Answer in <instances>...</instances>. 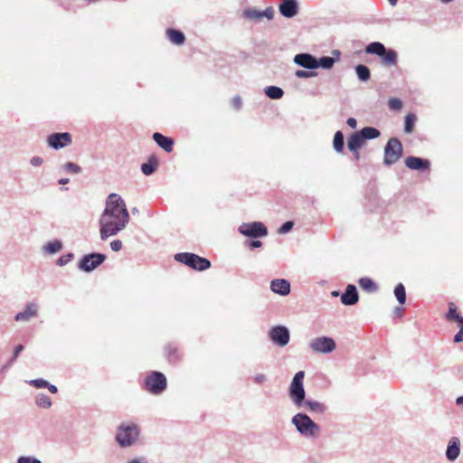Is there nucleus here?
<instances>
[{"label":"nucleus","mask_w":463,"mask_h":463,"mask_svg":"<svg viewBox=\"0 0 463 463\" xmlns=\"http://www.w3.org/2000/svg\"><path fill=\"white\" fill-rule=\"evenodd\" d=\"M129 222L124 201L117 194H110L99 219L100 238L104 241L123 230Z\"/></svg>","instance_id":"nucleus-1"},{"label":"nucleus","mask_w":463,"mask_h":463,"mask_svg":"<svg viewBox=\"0 0 463 463\" xmlns=\"http://www.w3.org/2000/svg\"><path fill=\"white\" fill-rule=\"evenodd\" d=\"M139 437V428L137 424H121L117 432L116 439L121 447L133 445Z\"/></svg>","instance_id":"nucleus-2"},{"label":"nucleus","mask_w":463,"mask_h":463,"mask_svg":"<svg viewBox=\"0 0 463 463\" xmlns=\"http://www.w3.org/2000/svg\"><path fill=\"white\" fill-rule=\"evenodd\" d=\"M292 422L304 436L317 437L320 433L319 426L306 414L298 413L293 417Z\"/></svg>","instance_id":"nucleus-3"},{"label":"nucleus","mask_w":463,"mask_h":463,"mask_svg":"<svg viewBox=\"0 0 463 463\" xmlns=\"http://www.w3.org/2000/svg\"><path fill=\"white\" fill-rule=\"evenodd\" d=\"M175 260L197 271H203L211 267V262L207 259L194 253H177L175 255Z\"/></svg>","instance_id":"nucleus-4"},{"label":"nucleus","mask_w":463,"mask_h":463,"mask_svg":"<svg viewBox=\"0 0 463 463\" xmlns=\"http://www.w3.org/2000/svg\"><path fill=\"white\" fill-rule=\"evenodd\" d=\"M144 384L148 392L157 395L166 389L167 381L164 373L153 371L146 375Z\"/></svg>","instance_id":"nucleus-5"},{"label":"nucleus","mask_w":463,"mask_h":463,"mask_svg":"<svg viewBox=\"0 0 463 463\" xmlns=\"http://www.w3.org/2000/svg\"><path fill=\"white\" fill-rule=\"evenodd\" d=\"M402 156V145L396 137L388 140L384 147L383 162L387 165L396 163Z\"/></svg>","instance_id":"nucleus-6"},{"label":"nucleus","mask_w":463,"mask_h":463,"mask_svg":"<svg viewBox=\"0 0 463 463\" xmlns=\"http://www.w3.org/2000/svg\"><path fill=\"white\" fill-rule=\"evenodd\" d=\"M305 373L303 371L298 372L289 386V395L294 403L300 406L305 399V390L303 386Z\"/></svg>","instance_id":"nucleus-7"},{"label":"nucleus","mask_w":463,"mask_h":463,"mask_svg":"<svg viewBox=\"0 0 463 463\" xmlns=\"http://www.w3.org/2000/svg\"><path fill=\"white\" fill-rule=\"evenodd\" d=\"M105 260L106 256L102 253L87 254L81 259L79 268L86 272H90L102 264Z\"/></svg>","instance_id":"nucleus-8"},{"label":"nucleus","mask_w":463,"mask_h":463,"mask_svg":"<svg viewBox=\"0 0 463 463\" xmlns=\"http://www.w3.org/2000/svg\"><path fill=\"white\" fill-rule=\"evenodd\" d=\"M239 231L241 234L253 238L263 237L268 234L265 225L258 222L243 223L240 226Z\"/></svg>","instance_id":"nucleus-9"},{"label":"nucleus","mask_w":463,"mask_h":463,"mask_svg":"<svg viewBox=\"0 0 463 463\" xmlns=\"http://www.w3.org/2000/svg\"><path fill=\"white\" fill-rule=\"evenodd\" d=\"M310 348L317 353H330L335 349V343L330 337H317L310 343Z\"/></svg>","instance_id":"nucleus-10"},{"label":"nucleus","mask_w":463,"mask_h":463,"mask_svg":"<svg viewBox=\"0 0 463 463\" xmlns=\"http://www.w3.org/2000/svg\"><path fill=\"white\" fill-rule=\"evenodd\" d=\"M48 145L54 148L60 149L69 146L71 143V136L70 133H54L48 137Z\"/></svg>","instance_id":"nucleus-11"},{"label":"nucleus","mask_w":463,"mask_h":463,"mask_svg":"<svg viewBox=\"0 0 463 463\" xmlns=\"http://www.w3.org/2000/svg\"><path fill=\"white\" fill-rule=\"evenodd\" d=\"M270 339L279 346H285L289 341V332L287 327L278 326L269 332Z\"/></svg>","instance_id":"nucleus-12"},{"label":"nucleus","mask_w":463,"mask_h":463,"mask_svg":"<svg viewBox=\"0 0 463 463\" xmlns=\"http://www.w3.org/2000/svg\"><path fill=\"white\" fill-rule=\"evenodd\" d=\"M364 141L359 132L353 133L347 139V146L354 154L356 160L360 157L358 149L364 146Z\"/></svg>","instance_id":"nucleus-13"},{"label":"nucleus","mask_w":463,"mask_h":463,"mask_svg":"<svg viewBox=\"0 0 463 463\" xmlns=\"http://www.w3.org/2000/svg\"><path fill=\"white\" fill-rule=\"evenodd\" d=\"M294 61L306 69H317V59L308 53L297 54L294 57Z\"/></svg>","instance_id":"nucleus-14"},{"label":"nucleus","mask_w":463,"mask_h":463,"mask_svg":"<svg viewBox=\"0 0 463 463\" xmlns=\"http://www.w3.org/2000/svg\"><path fill=\"white\" fill-rule=\"evenodd\" d=\"M279 12L287 18L295 16L298 14V4L296 0H283L279 5Z\"/></svg>","instance_id":"nucleus-15"},{"label":"nucleus","mask_w":463,"mask_h":463,"mask_svg":"<svg viewBox=\"0 0 463 463\" xmlns=\"http://www.w3.org/2000/svg\"><path fill=\"white\" fill-rule=\"evenodd\" d=\"M405 165L412 170H428L430 168V162L428 160L415 157V156H408L405 159Z\"/></svg>","instance_id":"nucleus-16"},{"label":"nucleus","mask_w":463,"mask_h":463,"mask_svg":"<svg viewBox=\"0 0 463 463\" xmlns=\"http://www.w3.org/2000/svg\"><path fill=\"white\" fill-rule=\"evenodd\" d=\"M341 301L344 305H354L358 301V294L356 288L354 285H348L345 293L341 297Z\"/></svg>","instance_id":"nucleus-17"},{"label":"nucleus","mask_w":463,"mask_h":463,"mask_svg":"<svg viewBox=\"0 0 463 463\" xmlns=\"http://www.w3.org/2000/svg\"><path fill=\"white\" fill-rule=\"evenodd\" d=\"M153 139L165 152L170 153L173 151L175 143L173 138L156 132L153 134Z\"/></svg>","instance_id":"nucleus-18"},{"label":"nucleus","mask_w":463,"mask_h":463,"mask_svg":"<svg viewBox=\"0 0 463 463\" xmlns=\"http://www.w3.org/2000/svg\"><path fill=\"white\" fill-rule=\"evenodd\" d=\"M270 288L274 293L286 296L290 292V284L286 279H274L270 283Z\"/></svg>","instance_id":"nucleus-19"},{"label":"nucleus","mask_w":463,"mask_h":463,"mask_svg":"<svg viewBox=\"0 0 463 463\" xmlns=\"http://www.w3.org/2000/svg\"><path fill=\"white\" fill-rule=\"evenodd\" d=\"M37 316V307L36 305L30 303L26 306L25 309L22 312H19L15 316L16 321H28L32 317Z\"/></svg>","instance_id":"nucleus-20"},{"label":"nucleus","mask_w":463,"mask_h":463,"mask_svg":"<svg viewBox=\"0 0 463 463\" xmlns=\"http://www.w3.org/2000/svg\"><path fill=\"white\" fill-rule=\"evenodd\" d=\"M459 440L453 437L448 445L446 456L449 460H455L459 455Z\"/></svg>","instance_id":"nucleus-21"},{"label":"nucleus","mask_w":463,"mask_h":463,"mask_svg":"<svg viewBox=\"0 0 463 463\" xmlns=\"http://www.w3.org/2000/svg\"><path fill=\"white\" fill-rule=\"evenodd\" d=\"M165 354L171 363L177 362L181 357L178 347L174 344H169L165 347Z\"/></svg>","instance_id":"nucleus-22"},{"label":"nucleus","mask_w":463,"mask_h":463,"mask_svg":"<svg viewBox=\"0 0 463 463\" xmlns=\"http://www.w3.org/2000/svg\"><path fill=\"white\" fill-rule=\"evenodd\" d=\"M166 35L171 43L177 45L183 44L185 41L184 34L181 31L175 29H168L166 31Z\"/></svg>","instance_id":"nucleus-23"},{"label":"nucleus","mask_w":463,"mask_h":463,"mask_svg":"<svg viewBox=\"0 0 463 463\" xmlns=\"http://www.w3.org/2000/svg\"><path fill=\"white\" fill-rule=\"evenodd\" d=\"M157 166V158L155 156H151L146 163L142 164L141 170L144 175H149L154 173Z\"/></svg>","instance_id":"nucleus-24"},{"label":"nucleus","mask_w":463,"mask_h":463,"mask_svg":"<svg viewBox=\"0 0 463 463\" xmlns=\"http://www.w3.org/2000/svg\"><path fill=\"white\" fill-rule=\"evenodd\" d=\"M358 284L362 289L369 293L375 292L378 288L376 283L368 277L361 278Z\"/></svg>","instance_id":"nucleus-25"},{"label":"nucleus","mask_w":463,"mask_h":463,"mask_svg":"<svg viewBox=\"0 0 463 463\" xmlns=\"http://www.w3.org/2000/svg\"><path fill=\"white\" fill-rule=\"evenodd\" d=\"M385 50L384 45L379 42L371 43L365 48L367 53L376 54L380 57L385 53Z\"/></svg>","instance_id":"nucleus-26"},{"label":"nucleus","mask_w":463,"mask_h":463,"mask_svg":"<svg viewBox=\"0 0 463 463\" xmlns=\"http://www.w3.org/2000/svg\"><path fill=\"white\" fill-rule=\"evenodd\" d=\"M381 58L382 62L386 66H393L397 62V53L393 50H385V53Z\"/></svg>","instance_id":"nucleus-27"},{"label":"nucleus","mask_w":463,"mask_h":463,"mask_svg":"<svg viewBox=\"0 0 463 463\" xmlns=\"http://www.w3.org/2000/svg\"><path fill=\"white\" fill-rule=\"evenodd\" d=\"M446 317L449 321H455L458 325L463 323V317L458 314L457 307L454 303H449V312L446 315Z\"/></svg>","instance_id":"nucleus-28"},{"label":"nucleus","mask_w":463,"mask_h":463,"mask_svg":"<svg viewBox=\"0 0 463 463\" xmlns=\"http://www.w3.org/2000/svg\"><path fill=\"white\" fill-rule=\"evenodd\" d=\"M364 140L366 139H373L380 137V131L372 127H365L359 131Z\"/></svg>","instance_id":"nucleus-29"},{"label":"nucleus","mask_w":463,"mask_h":463,"mask_svg":"<svg viewBox=\"0 0 463 463\" xmlns=\"http://www.w3.org/2000/svg\"><path fill=\"white\" fill-rule=\"evenodd\" d=\"M283 90L279 87L269 86L265 89V94L273 99H280L283 96Z\"/></svg>","instance_id":"nucleus-30"},{"label":"nucleus","mask_w":463,"mask_h":463,"mask_svg":"<svg viewBox=\"0 0 463 463\" xmlns=\"http://www.w3.org/2000/svg\"><path fill=\"white\" fill-rule=\"evenodd\" d=\"M305 407L309 411H315V412H318V413H322L325 411L324 404H322L318 402L307 401V402H305Z\"/></svg>","instance_id":"nucleus-31"},{"label":"nucleus","mask_w":463,"mask_h":463,"mask_svg":"<svg viewBox=\"0 0 463 463\" xmlns=\"http://www.w3.org/2000/svg\"><path fill=\"white\" fill-rule=\"evenodd\" d=\"M355 71H356L358 78L361 80L366 81L370 79V76H371L370 70L365 65L360 64V65L356 66Z\"/></svg>","instance_id":"nucleus-32"},{"label":"nucleus","mask_w":463,"mask_h":463,"mask_svg":"<svg viewBox=\"0 0 463 463\" xmlns=\"http://www.w3.org/2000/svg\"><path fill=\"white\" fill-rule=\"evenodd\" d=\"M416 116L412 113H410L405 117L404 131L406 133H411L413 131Z\"/></svg>","instance_id":"nucleus-33"},{"label":"nucleus","mask_w":463,"mask_h":463,"mask_svg":"<svg viewBox=\"0 0 463 463\" xmlns=\"http://www.w3.org/2000/svg\"><path fill=\"white\" fill-rule=\"evenodd\" d=\"M335 60L332 57H322L317 60V68L322 67L324 69H331L335 64Z\"/></svg>","instance_id":"nucleus-34"},{"label":"nucleus","mask_w":463,"mask_h":463,"mask_svg":"<svg viewBox=\"0 0 463 463\" xmlns=\"http://www.w3.org/2000/svg\"><path fill=\"white\" fill-rule=\"evenodd\" d=\"M333 145H334V148L337 152L343 151V149H344V136L341 131H337L335 134Z\"/></svg>","instance_id":"nucleus-35"},{"label":"nucleus","mask_w":463,"mask_h":463,"mask_svg":"<svg viewBox=\"0 0 463 463\" xmlns=\"http://www.w3.org/2000/svg\"><path fill=\"white\" fill-rule=\"evenodd\" d=\"M395 297L400 304H404L406 300V292L404 286L400 283L395 287L394 289Z\"/></svg>","instance_id":"nucleus-36"},{"label":"nucleus","mask_w":463,"mask_h":463,"mask_svg":"<svg viewBox=\"0 0 463 463\" xmlns=\"http://www.w3.org/2000/svg\"><path fill=\"white\" fill-rule=\"evenodd\" d=\"M36 403L38 406L45 408V409L50 408L52 405L51 399L45 394H41V395L37 396Z\"/></svg>","instance_id":"nucleus-37"},{"label":"nucleus","mask_w":463,"mask_h":463,"mask_svg":"<svg viewBox=\"0 0 463 463\" xmlns=\"http://www.w3.org/2000/svg\"><path fill=\"white\" fill-rule=\"evenodd\" d=\"M45 250L49 253H56L61 250V243L59 241L49 242L45 247Z\"/></svg>","instance_id":"nucleus-38"},{"label":"nucleus","mask_w":463,"mask_h":463,"mask_svg":"<svg viewBox=\"0 0 463 463\" xmlns=\"http://www.w3.org/2000/svg\"><path fill=\"white\" fill-rule=\"evenodd\" d=\"M388 106H389L390 109L398 111V110L402 109V102L401 99H399L397 98H392L388 101Z\"/></svg>","instance_id":"nucleus-39"},{"label":"nucleus","mask_w":463,"mask_h":463,"mask_svg":"<svg viewBox=\"0 0 463 463\" xmlns=\"http://www.w3.org/2000/svg\"><path fill=\"white\" fill-rule=\"evenodd\" d=\"M317 72L315 71H303V70H298L296 72H295V75L298 77V78H310V77H314V76H317Z\"/></svg>","instance_id":"nucleus-40"},{"label":"nucleus","mask_w":463,"mask_h":463,"mask_svg":"<svg viewBox=\"0 0 463 463\" xmlns=\"http://www.w3.org/2000/svg\"><path fill=\"white\" fill-rule=\"evenodd\" d=\"M64 169L68 172L77 174L80 172V168L78 165L69 162L64 165Z\"/></svg>","instance_id":"nucleus-41"},{"label":"nucleus","mask_w":463,"mask_h":463,"mask_svg":"<svg viewBox=\"0 0 463 463\" xmlns=\"http://www.w3.org/2000/svg\"><path fill=\"white\" fill-rule=\"evenodd\" d=\"M30 383L35 388H46L48 386V382L43 379L33 380Z\"/></svg>","instance_id":"nucleus-42"},{"label":"nucleus","mask_w":463,"mask_h":463,"mask_svg":"<svg viewBox=\"0 0 463 463\" xmlns=\"http://www.w3.org/2000/svg\"><path fill=\"white\" fill-rule=\"evenodd\" d=\"M293 225H294L293 222H290V221L286 222H285V223H284V224H283V225L279 229V233H282V234H283V233H287V232H288L292 229Z\"/></svg>","instance_id":"nucleus-43"},{"label":"nucleus","mask_w":463,"mask_h":463,"mask_svg":"<svg viewBox=\"0 0 463 463\" xmlns=\"http://www.w3.org/2000/svg\"><path fill=\"white\" fill-rule=\"evenodd\" d=\"M246 14L250 19H260L262 17L261 12H259L257 10H248L246 12Z\"/></svg>","instance_id":"nucleus-44"},{"label":"nucleus","mask_w":463,"mask_h":463,"mask_svg":"<svg viewBox=\"0 0 463 463\" xmlns=\"http://www.w3.org/2000/svg\"><path fill=\"white\" fill-rule=\"evenodd\" d=\"M459 327V331L458 334L454 336V341L456 343L462 342L463 341V323L458 325Z\"/></svg>","instance_id":"nucleus-45"},{"label":"nucleus","mask_w":463,"mask_h":463,"mask_svg":"<svg viewBox=\"0 0 463 463\" xmlns=\"http://www.w3.org/2000/svg\"><path fill=\"white\" fill-rule=\"evenodd\" d=\"M18 463H41L38 459L30 457H21Z\"/></svg>","instance_id":"nucleus-46"},{"label":"nucleus","mask_w":463,"mask_h":463,"mask_svg":"<svg viewBox=\"0 0 463 463\" xmlns=\"http://www.w3.org/2000/svg\"><path fill=\"white\" fill-rule=\"evenodd\" d=\"M110 247H111L112 250L118 251L122 248V242L119 240H115V241H111Z\"/></svg>","instance_id":"nucleus-47"},{"label":"nucleus","mask_w":463,"mask_h":463,"mask_svg":"<svg viewBox=\"0 0 463 463\" xmlns=\"http://www.w3.org/2000/svg\"><path fill=\"white\" fill-rule=\"evenodd\" d=\"M232 107L235 109L239 110L241 108V105H242L241 98L240 97H234L232 99Z\"/></svg>","instance_id":"nucleus-48"},{"label":"nucleus","mask_w":463,"mask_h":463,"mask_svg":"<svg viewBox=\"0 0 463 463\" xmlns=\"http://www.w3.org/2000/svg\"><path fill=\"white\" fill-rule=\"evenodd\" d=\"M262 17L265 16L268 19H272L274 14V10L272 7H267L262 13Z\"/></svg>","instance_id":"nucleus-49"},{"label":"nucleus","mask_w":463,"mask_h":463,"mask_svg":"<svg viewBox=\"0 0 463 463\" xmlns=\"http://www.w3.org/2000/svg\"><path fill=\"white\" fill-rule=\"evenodd\" d=\"M72 257V254L71 253H69L65 256H61L59 260H58V263L59 265L62 266V265H65L66 263H68L71 260V258Z\"/></svg>","instance_id":"nucleus-50"},{"label":"nucleus","mask_w":463,"mask_h":463,"mask_svg":"<svg viewBox=\"0 0 463 463\" xmlns=\"http://www.w3.org/2000/svg\"><path fill=\"white\" fill-rule=\"evenodd\" d=\"M266 381V376L263 373H259L254 376V382L256 383H263Z\"/></svg>","instance_id":"nucleus-51"},{"label":"nucleus","mask_w":463,"mask_h":463,"mask_svg":"<svg viewBox=\"0 0 463 463\" xmlns=\"http://www.w3.org/2000/svg\"><path fill=\"white\" fill-rule=\"evenodd\" d=\"M248 245L250 249L260 248L262 246V242L260 241H251L248 242Z\"/></svg>","instance_id":"nucleus-52"},{"label":"nucleus","mask_w":463,"mask_h":463,"mask_svg":"<svg viewBox=\"0 0 463 463\" xmlns=\"http://www.w3.org/2000/svg\"><path fill=\"white\" fill-rule=\"evenodd\" d=\"M31 163L33 165H35V166L41 165L43 164V158H41L39 156H33L31 159Z\"/></svg>","instance_id":"nucleus-53"},{"label":"nucleus","mask_w":463,"mask_h":463,"mask_svg":"<svg viewBox=\"0 0 463 463\" xmlns=\"http://www.w3.org/2000/svg\"><path fill=\"white\" fill-rule=\"evenodd\" d=\"M347 125L349 127H351L352 128H356V125H357V122H356V119L354 118H349L346 121Z\"/></svg>","instance_id":"nucleus-54"},{"label":"nucleus","mask_w":463,"mask_h":463,"mask_svg":"<svg viewBox=\"0 0 463 463\" xmlns=\"http://www.w3.org/2000/svg\"><path fill=\"white\" fill-rule=\"evenodd\" d=\"M23 349H24V346L22 345H18L14 348V358L13 359H15L18 356V354L23 351Z\"/></svg>","instance_id":"nucleus-55"},{"label":"nucleus","mask_w":463,"mask_h":463,"mask_svg":"<svg viewBox=\"0 0 463 463\" xmlns=\"http://www.w3.org/2000/svg\"><path fill=\"white\" fill-rule=\"evenodd\" d=\"M46 388H48V390L52 392V393H56L57 392V387L52 385V384H50L48 383V386H46Z\"/></svg>","instance_id":"nucleus-56"},{"label":"nucleus","mask_w":463,"mask_h":463,"mask_svg":"<svg viewBox=\"0 0 463 463\" xmlns=\"http://www.w3.org/2000/svg\"><path fill=\"white\" fill-rule=\"evenodd\" d=\"M456 403L458 405H463V396H460V397L457 398Z\"/></svg>","instance_id":"nucleus-57"},{"label":"nucleus","mask_w":463,"mask_h":463,"mask_svg":"<svg viewBox=\"0 0 463 463\" xmlns=\"http://www.w3.org/2000/svg\"><path fill=\"white\" fill-rule=\"evenodd\" d=\"M68 182H69V179H67V178L61 179V180L59 181V183H60V184H67Z\"/></svg>","instance_id":"nucleus-58"},{"label":"nucleus","mask_w":463,"mask_h":463,"mask_svg":"<svg viewBox=\"0 0 463 463\" xmlns=\"http://www.w3.org/2000/svg\"><path fill=\"white\" fill-rule=\"evenodd\" d=\"M392 5H395L398 0H388Z\"/></svg>","instance_id":"nucleus-59"},{"label":"nucleus","mask_w":463,"mask_h":463,"mask_svg":"<svg viewBox=\"0 0 463 463\" xmlns=\"http://www.w3.org/2000/svg\"><path fill=\"white\" fill-rule=\"evenodd\" d=\"M129 463H140V461H139V460H137V459H133V460H131Z\"/></svg>","instance_id":"nucleus-60"},{"label":"nucleus","mask_w":463,"mask_h":463,"mask_svg":"<svg viewBox=\"0 0 463 463\" xmlns=\"http://www.w3.org/2000/svg\"><path fill=\"white\" fill-rule=\"evenodd\" d=\"M333 295H334V296H337V295H338V293H337V292H333Z\"/></svg>","instance_id":"nucleus-61"}]
</instances>
